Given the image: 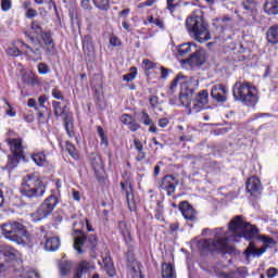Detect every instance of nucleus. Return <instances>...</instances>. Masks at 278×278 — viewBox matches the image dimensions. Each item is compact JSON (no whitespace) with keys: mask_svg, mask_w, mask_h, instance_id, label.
<instances>
[{"mask_svg":"<svg viewBox=\"0 0 278 278\" xmlns=\"http://www.w3.org/2000/svg\"><path fill=\"white\" fill-rule=\"evenodd\" d=\"M185 26L189 36L197 40V42L203 43L212 39L210 24L205 22V17H203V12L201 11L192 12L186 18Z\"/></svg>","mask_w":278,"mask_h":278,"instance_id":"obj_1","label":"nucleus"},{"mask_svg":"<svg viewBox=\"0 0 278 278\" xmlns=\"http://www.w3.org/2000/svg\"><path fill=\"white\" fill-rule=\"evenodd\" d=\"M228 231L235 238H245V240H255L260 233L257 227L244 222L242 215H237L229 222Z\"/></svg>","mask_w":278,"mask_h":278,"instance_id":"obj_2","label":"nucleus"},{"mask_svg":"<svg viewBox=\"0 0 278 278\" xmlns=\"http://www.w3.org/2000/svg\"><path fill=\"white\" fill-rule=\"evenodd\" d=\"M22 197L27 199H38L45 197L47 186L40 178L34 174H28L22 179V187L20 189Z\"/></svg>","mask_w":278,"mask_h":278,"instance_id":"obj_3","label":"nucleus"},{"mask_svg":"<svg viewBox=\"0 0 278 278\" xmlns=\"http://www.w3.org/2000/svg\"><path fill=\"white\" fill-rule=\"evenodd\" d=\"M215 239H204L199 242L200 249L204 251H211L212 253L220 251L222 253H227L229 245L227 242L229 240H236L229 236V232L223 231V228H217L214 230Z\"/></svg>","mask_w":278,"mask_h":278,"instance_id":"obj_4","label":"nucleus"},{"mask_svg":"<svg viewBox=\"0 0 278 278\" xmlns=\"http://www.w3.org/2000/svg\"><path fill=\"white\" fill-rule=\"evenodd\" d=\"M1 229L7 240H11V242L16 244H25L24 238H27V229L22 223L12 222L3 224Z\"/></svg>","mask_w":278,"mask_h":278,"instance_id":"obj_5","label":"nucleus"},{"mask_svg":"<svg viewBox=\"0 0 278 278\" xmlns=\"http://www.w3.org/2000/svg\"><path fill=\"white\" fill-rule=\"evenodd\" d=\"M232 94L235 99H237V101H241L242 103L255 104L258 101L257 90H255V87L249 85V83H245L243 85L237 83L233 86Z\"/></svg>","mask_w":278,"mask_h":278,"instance_id":"obj_6","label":"nucleus"},{"mask_svg":"<svg viewBox=\"0 0 278 278\" xmlns=\"http://www.w3.org/2000/svg\"><path fill=\"white\" fill-rule=\"evenodd\" d=\"M58 203H60L58 197L51 194L42 202V204L38 207V210L35 213L30 214L31 220L34 223H39V220H43V218H47V216H51Z\"/></svg>","mask_w":278,"mask_h":278,"instance_id":"obj_7","label":"nucleus"},{"mask_svg":"<svg viewBox=\"0 0 278 278\" xmlns=\"http://www.w3.org/2000/svg\"><path fill=\"white\" fill-rule=\"evenodd\" d=\"M9 144L12 154H9L8 156L7 168L13 170V168L18 166V162L25 157L23 155V141H21V139H9Z\"/></svg>","mask_w":278,"mask_h":278,"instance_id":"obj_8","label":"nucleus"},{"mask_svg":"<svg viewBox=\"0 0 278 278\" xmlns=\"http://www.w3.org/2000/svg\"><path fill=\"white\" fill-rule=\"evenodd\" d=\"M258 240H261V242H263V247H261L260 249H257L255 247L254 242H250L249 247L245 249V251L243 252L247 260H249V257H260V255H263V253H266V250L268 249V247H275V244H277V242L275 241V239L267 237V236H260Z\"/></svg>","mask_w":278,"mask_h":278,"instance_id":"obj_9","label":"nucleus"},{"mask_svg":"<svg viewBox=\"0 0 278 278\" xmlns=\"http://www.w3.org/2000/svg\"><path fill=\"white\" fill-rule=\"evenodd\" d=\"M28 38H30L33 46H29L25 42H21L22 47H24L25 55L28 58V60H31L33 62H40L42 60V41L36 42L34 39V36L28 35Z\"/></svg>","mask_w":278,"mask_h":278,"instance_id":"obj_10","label":"nucleus"},{"mask_svg":"<svg viewBox=\"0 0 278 278\" xmlns=\"http://www.w3.org/2000/svg\"><path fill=\"white\" fill-rule=\"evenodd\" d=\"M76 233L77 237L74 238V249L75 251H77V253H79V255L84 253L83 247L86 244V242H88L89 249H94V247H97V236L90 235L87 238L81 229H77Z\"/></svg>","mask_w":278,"mask_h":278,"instance_id":"obj_11","label":"nucleus"},{"mask_svg":"<svg viewBox=\"0 0 278 278\" xmlns=\"http://www.w3.org/2000/svg\"><path fill=\"white\" fill-rule=\"evenodd\" d=\"M4 262L0 263V273H5L9 268H12V262H16L18 258V251L10 245L2 248V260Z\"/></svg>","mask_w":278,"mask_h":278,"instance_id":"obj_12","label":"nucleus"},{"mask_svg":"<svg viewBox=\"0 0 278 278\" xmlns=\"http://www.w3.org/2000/svg\"><path fill=\"white\" fill-rule=\"evenodd\" d=\"M177 186H179V181L173 175H166L157 184L160 192H167L168 197L175 193V190H177Z\"/></svg>","mask_w":278,"mask_h":278,"instance_id":"obj_13","label":"nucleus"},{"mask_svg":"<svg viewBox=\"0 0 278 278\" xmlns=\"http://www.w3.org/2000/svg\"><path fill=\"white\" fill-rule=\"evenodd\" d=\"M241 5L247 11L245 14H250V17L245 18V24L248 26L255 25L257 23V2L255 0H243Z\"/></svg>","mask_w":278,"mask_h":278,"instance_id":"obj_14","label":"nucleus"},{"mask_svg":"<svg viewBox=\"0 0 278 278\" xmlns=\"http://www.w3.org/2000/svg\"><path fill=\"white\" fill-rule=\"evenodd\" d=\"M179 210L185 218V220H188L189 223H197V211L188 201H182L179 204Z\"/></svg>","mask_w":278,"mask_h":278,"instance_id":"obj_15","label":"nucleus"},{"mask_svg":"<svg viewBox=\"0 0 278 278\" xmlns=\"http://www.w3.org/2000/svg\"><path fill=\"white\" fill-rule=\"evenodd\" d=\"M211 97L217 103H225V101H227V87H225L223 84L213 86L211 89Z\"/></svg>","mask_w":278,"mask_h":278,"instance_id":"obj_16","label":"nucleus"},{"mask_svg":"<svg viewBox=\"0 0 278 278\" xmlns=\"http://www.w3.org/2000/svg\"><path fill=\"white\" fill-rule=\"evenodd\" d=\"M245 190L252 195L262 194V181H260V178L255 176L250 177L245 182Z\"/></svg>","mask_w":278,"mask_h":278,"instance_id":"obj_17","label":"nucleus"},{"mask_svg":"<svg viewBox=\"0 0 278 278\" xmlns=\"http://www.w3.org/2000/svg\"><path fill=\"white\" fill-rule=\"evenodd\" d=\"M40 38L42 43L45 45L46 54L53 55L55 53V42H53V37H51V33H41Z\"/></svg>","mask_w":278,"mask_h":278,"instance_id":"obj_18","label":"nucleus"},{"mask_svg":"<svg viewBox=\"0 0 278 278\" xmlns=\"http://www.w3.org/2000/svg\"><path fill=\"white\" fill-rule=\"evenodd\" d=\"M185 63L192 67L203 66V64H205V52L195 50V52L191 54L189 59H186Z\"/></svg>","mask_w":278,"mask_h":278,"instance_id":"obj_19","label":"nucleus"},{"mask_svg":"<svg viewBox=\"0 0 278 278\" xmlns=\"http://www.w3.org/2000/svg\"><path fill=\"white\" fill-rule=\"evenodd\" d=\"M83 51L88 58L94 55V43H92V37L90 35H86L83 38Z\"/></svg>","mask_w":278,"mask_h":278,"instance_id":"obj_20","label":"nucleus"},{"mask_svg":"<svg viewBox=\"0 0 278 278\" xmlns=\"http://www.w3.org/2000/svg\"><path fill=\"white\" fill-rule=\"evenodd\" d=\"M192 100V89H188L185 83H181L180 101L182 105H190Z\"/></svg>","mask_w":278,"mask_h":278,"instance_id":"obj_21","label":"nucleus"},{"mask_svg":"<svg viewBox=\"0 0 278 278\" xmlns=\"http://www.w3.org/2000/svg\"><path fill=\"white\" fill-rule=\"evenodd\" d=\"M247 275H249L247 273V268L242 267V268H238L237 271H231L230 274H227L225 271H220L219 274H217V277L219 278H247Z\"/></svg>","mask_w":278,"mask_h":278,"instance_id":"obj_22","label":"nucleus"},{"mask_svg":"<svg viewBox=\"0 0 278 278\" xmlns=\"http://www.w3.org/2000/svg\"><path fill=\"white\" fill-rule=\"evenodd\" d=\"M128 268L132 278H144L142 270L140 269V263H138V261H129Z\"/></svg>","mask_w":278,"mask_h":278,"instance_id":"obj_23","label":"nucleus"},{"mask_svg":"<svg viewBox=\"0 0 278 278\" xmlns=\"http://www.w3.org/2000/svg\"><path fill=\"white\" fill-rule=\"evenodd\" d=\"M264 12L269 15L278 14V0H267L264 4Z\"/></svg>","mask_w":278,"mask_h":278,"instance_id":"obj_24","label":"nucleus"},{"mask_svg":"<svg viewBox=\"0 0 278 278\" xmlns=\"http://www.w3.org/2000/svg\"><path fill=\"white\" fill-rule=\"evenodd\" d=\"M194 49V51H197V43L193 42H187V43H182L180 46H178V53L181 58H184L185 55H188V53H190L192 50Z\"/></svg>","mask_w":278,"mask_h":278,"instance_id":"obj_25","label":"nucleus"},{"mask_svg":"<svg viewBox=\"0 0 278 278\" xmlns=\"http://www.w3.org/2000/svg\"><path fill=\"white\" fill-rule=\"evenodd\" d=\"M65 131L70 138H75V130H74V124H73V115L65 116L63 119Z\"/></svg>","mask_w":278,"mask_h":278,"instance_id":"obj_26","label":"nucleus"},{"mask_svg":"<svg viewBox=\"0 0 278 278\" xmlns=\"http://www.w3.org/2000/svg\"><path fill=\"white\" fill-rule=\"evenodd\" d=\"M267 41L270 42V45H278V25H274L269 27V29L266 33Z\"/></svg>","mask_w":278,"mask_h":278,"instance_id":"obj_27","label":"nucleus"},{"mask_svg":"<svg viewBox=\"0 0 278 278\" xmlns=\"http://www.w3.org/2000/svg\"><path fill=\"white\" fill-rule=\"evenodd\" d=\"M60 238L51 237L46 240L45 249L46 251H58L60 249Z\"/></svg>","mask_w":278,"mask_h":278,"instance_id":"obj_28","label":"nucleus"},{"mask_svg":"<svg viewBox=\"0 0 278 278\" xmlns=\"http://www.w3.org/2000/svg\"><path fill=\"white\" fill-rule=\"evenodd\" d=\"M104 268L109 277L116 276V268L114 267V262H112V257L106 256L103 258Z\"/></svg>","mask_w":278,"mask_h":278,"instance_id":"obj_29","label":"nucleus"},{"mask_svg":"<svg viewBox=\"0 0 278 278\" xmlns=\"http://www.w3.org/2000/svg\"><path fill=\"white\" fill-rule=\"evenodd\" d=\"M122 192L126 195L128 206L134 205V193H131V185L127 186L125 182H121Z\"/></svg>","mask_w":278,"mask_h":278,"instance_id":"obj_30","label":"nucleus"},{"mask_svg":"<svg viewBox=\"0 0 278 278\" xmlns=\"http://www.w3.org/2000/svg\"><path fill=\"white\" fill-rule=\"evenodd\" d=\"M90 269V263L88 261H81L76 268V273L74 275V278H81L83 275H86L88 270Z\"/></svg>","mask_w":278,"mask_h":278,"instance_id":"obj_31","label":"nucleus"},{"mask_svg":"<svg viewBox=\"0 0 278 278\" xmlns=\"http://www.w3.org/2000/svg\"><path fill=\"white\" fill-rule=\"evenodd\" d=\"M118 229H119L126 244H129V242H131V232H129V227L127 226V224L124 222H121L118 224Z\"/></svg>","mask_w":278,"mask_h":278,"instance_id":"obj_32","label":"nucleus"},{"mask_svg":"<svg viewBox=\"0 0 278 278\" xmlns=\"http://www.w3.org/2000/svg\"><path fill=\"white\" fill-rule=\"evenodd\" d=\"M195 101L200 105H207L210 103V92L207 90L200 91L195 97Z\"/></svg>","mask_w":278,"mask_h":278,"instance_id":"obj_33","label":"nucleus"},{"mask_svg":"<svg viewBox=\"0 0 278 278\" xmlns=\"http://www.w3.org/2000/svg\"><path fill=\"white\" fill-rule=\"evenodd\" d=\"M162 269L163 278H175V267H173V264H163Z\"/></svg>","mask_w":278,"mask_h":278,"instance_id":"obj_34","label":"nucleus"},{"mask_svg":"<svg viewBox=\"0 0 278 278\" xmlns=\"http://www.w3.org/2000/svg\"><path fill=\"white\" fill-rule=\"evenodd\" d=\"M31 160L37 164V166H45V164H47V155H45V152L33 154Z\"/></svg>","mask_w":278,"mask_h":278,"instance_id":"obj_35","label":"nucleus"},{"mask_svg":"<svg viewBox=\"0 0 278 278\" xmlns=\"http://www.w3.org/2000/svg\"><path fill=\"white\" fill-rule=\"evenodd\" d=\"M72 268H73V263L71 261L62 262L60 265L61 277H66V275L71 273Z\"/></svg>","mask_w":278,"mask_h":278,"instance_id":"obj_36","label":"nucleus"},{"mask_svg":"<svg viewBox=\"0 0 278 278\" xmlns=\"http://www.w3.org/2000/svg\"><path fill=\"white\" fill-rule=\"evenodd\" d=\"M93 5L98 8V10H102L103 12H108L110 10V0H92Z\"/></svg>","mask_w":278,"mask_h":278,"instance_id":"obj_37","label":"nucleus"},{"mask_svg":"<svg viewBox=\"0 0 278 278\" xmlns=\"http://www.w3.org/2000/svg\"><path fill=\"white\" fill-rule=\"evenodd\" d=\"M55 116H62V118H66V116H71V113L66 110V106L55 105L54 106Z\"/></svg>","mask_w":278,"mask_h":278,"instance_id":"obj_38","label":"nucleus"},{"mask_svg":"<svg viewBox=\"0 0 278 278\" xmlns=\"http://www.w3.org/2000/svg\"><path fill=\"white\" fill-rule=\"evenodd\" d=\"M30 29L31 33L36 36H41L42 34H45V31L42 30V26H40V22L38 21H33Z\"/></svg>","mask_w":278,"mask_h":278,"instance_id":"obj_39","label":"nucleus"},{"mask_svg":"<svg viewBox=\"0 0 278 278\" xmlns=\"http://www.w3.org/2000/svg\"><path fill=\"white\" fill-rule=\"evenodd\" d=\"M66 151L70 153L71 157L74 160H79V154L77 153V149H75V146L71 142H66Z\"/></svg>","mask_w":278,"mask_h":278,"instance_id":"obj_40","label":"nucleus"},{"mask_svg":"<svg viewBox=\"0 0 278 278\" xmlns=\"http://www.w3.org/2000/svg\"><path fill=\"white\" fill-rule=\"evenodd\" d=\"M138 75V68L131 67L130 73L123 76L124 81H134Z\"/></svg>","mask_w":278,"mask_h":278,"instance_id":"obj_41","label":"nucleus"},{"mask_svg":"<svg viewBox=\"0 0 278 278\" xmlns=\"http://www.w3.org/2000/svg\"><path fill=\"white\" fill-rule=\"evenodd\" d=\"M22 80L24 81V84H27L28 86H36L38 85V80L36 78H34V76L31 75H23Z\"/></svg>","mask_w":278,"mask_h":278,"instance_id":"obj_42","label":"nucleus"},{"mask_svg":"<svg viewBox=\"0 0 278 278\" xmlns=\"http://www.w3.org/2000/svg\"><path fill=\"white\" fill-rule=\"evenodd\" d=\"M140 121L143 123V125H153V121H151V117H149V114L147 112H141L139 114Z\"/></svg>","mask_w":278,"mask_h":278,"instance_id":"obj_43","label":"nucleus"},{"mask_svg":"<svg viewBox=\"0 0 278 278\" xmlns=\"http://www.w3.org/2000/svg\"><path fill=\"white\" fill-rule=\"evenodd\" d=\"M8 55H11L12 58H18L21 55H23V52H21V50H18V48L16 47H11L7 50Z\"/></svg>","mask_w":278,"mask_h":278,"instance_id":"obj_44","label":"nucleus"},{"mask_svg":"<svg viewBox=\"0 0 278 278\" xmlns=\"http://www.w3.org/2000/svg\"><path fill=\"white\" fill-rule=\"evenodd\" d=\"M92 167L94 170L101 168L103 166V162L101 161V156L97 155L91 160Z\"/></svg>","mask_w":278,"mask_h":278,"instance_id":"obj_45","label":"nucleus"},{"mask_svg":"<svg viewBox=\"0 0 278 278\" xmlns=\"http://www.w3.org/2000/svg\"><path fill=\"white\" fill-rule=\"evenodd\" d=\"M98 135L101 138V144H104V147H108V137L105 136V131L103 130V127L98 126Z\"/></svg>","mask_w":278,"mask_h":278,"instance_id":"obj_46","label":"nucleus"},{"mask_svg":"<svg viewBox=\"0 0 278 278\" xmlns=\"http://www.w3.org/2000/svg\"><path fill=\"white\" fill-rule=\"evenodd\" d=\"M184 79V74L179 73L174 80L170 84L169 90L173 92L175 88H177V84H179V80Z\"/></svg>","mask_w":278,"mask_h":278,"instance_id":"obj_47","label":"nucleus"},{"mask_svg":"<svg viewBox=\"0 0 278 278\" xmlns=\"http://www.w3.org/2000/svg\"><path fill=\"white\" fill-rule=\"evenodd\" d=\"M38 73L39 75H47V73H49V65H47V63H39Z\"/></svg>","mask_w":278,"mask_h":278,"instance_id":"obj_48","label":"nucleus"},{"mask_svg":"<svg viewBox=\"0 0 278 278\" xmlns=\"http://www.w3.org/2000/svg\"><path fill=\"white\" fill-rule=\"evenodd\" d=\"M134 121V117H131V115L129 114H123L121 116V122L124 124V125H131V122Z\"/></svg>","mask_w":278,"mask_h":278,"instance_id":"obj_49","label":"nucleus"},{"mask_svg":"<svg viewBox=\"0 0 278 278\" xmlns=\"http://www.w3.org/2000/svg\"><path fill=\"white\" fill-rule=\"evenodd\" d=\"M1 8H2L3 12H8L12 8V1H10V0H2Z\"/></svg>","mask_w":278,"mask_h":278,"instance_id":"obj_50","label":"nucleus"},{"mask_svg":"<svg viewBox=\"0 0 278 278\" xmlns=\"http://www.w3.org/2000/svg\"><path fill=\"white\" fill-rule=\"evenodd\" d=\"M36 16H38V11L31 8L27 10L26 18H36Z\"/></svg>","mask_w":278,"mask_h":278,"instance_id":"obj_51","label":"nucleus"},{"mask_svg":"<svg viewBox=\"0 0 278 278\" xmlns=\"http://www.w3.org/2000/svg\"><path fill=\"white\" fill-rule=\"evenodd\" d=\"M128 129H130V131H138L140 129V124L132 119L128 125Z\"/></svg>","mask_w":278,"mask_h":278,"instance_id":"obj_52","label":"nucleus"},{"mask_svg":"<svg viewBox=\"0 0 278 278\" xmlns=\"http://www.w3.org/2000/svg\"><path fill=\"white\" fill-rule=\"evenodd\" d=\"M22 278H40V275L36 271H26Z\"/></svg>","mask_w":278,"mask_h":278,"instance_id":"obj_53","label":"nucleus"},{"mask_svg":"<svg viewBox=\"0 0 278 278\" xmlns=\"http://www.w3.org/2000/svg\"><path fill=\"white\" fill-rule=\"evenodd\" d=\"M142 64H144V66H147L148 71L155 68V63H153L149 59L143 60Z\"/></svg>","mask_w":278,"mask_h":278,"instance_id":"obj_54","label":"nucleus"},{"mask_svg":"<svg viewBox=\"0 0 278 278\" xmlns=\"http://www.w3.org/2000/svg\"><path fill=\"white\" fill-rule=\"evenodd\" d=\"M276 275H278L277 268L270 267V268L267 270V277H268V278L276 277Z\"/></svg>","mask_w":278,"mask_h":278,"instance_id":"obj_55","label":"nucleus"},{"mask_svg":"<svg viewBox=\"0 0 278 278\" xmlns=\"http://www.w3.org/2000/svg\"><path fill=\"white\" fill-rule=\"evenodd\" d=\"M52 97H54V99H64V96L62 94V91H60L59 89H53L52 90Z\"/></svg>","mask_w":278,"mask_h":278,"instance_id":"obj_56","label":"nucleus"},{"mask_svg":"<svg viewBox=\"0 0 278 278\" xmlns=\"http://www.w3.org/2000/svg\"><path fill=\"white\" fill-rule=\"evenodd\" d=\"M81 8H84V10H92V5H90V0H81Z\"/></svg>","mask_w":278,"mask_h":278,"instance_id":"obj_57","label":"nucleus"},{"mask_svg":"<svg viewBox=\"0 0 278 278\" xmlns=\"http://www.w3.org/2000/svg\"><path fill=\"white\" fill-rule=\"evenodd\" d=\"M174 2L175 0H167V10H169V12H174L175 8H177V4Z\"/></svg>","mask_w":278,"mask_h":278,"instance_id":"obj_58","label":"nucleus"},{"mask_svg":"<svg viewBox=\"0 0 278 278\" xmlns=\"http://www.w3.org/2000/svg\"><path fill=\"white\" fill-rule=\"evenodd\" d=\"M135 149H137L138 152L143 151L144 147L142 146V142H140L138 139H135Z\"/></svg>","mask_w":278,"mask_h":278,"instance_id":"obj_59","label":"nucleus"},{"mask_svg":"<svg viewBox=\"0 0 278 278\" xmlns=\"http://www.w3.org/2000/svg\"><path fill=\"white\" fill-rule=\"evenodd\" d=\"M110 43H111L113 47H121V40H118V38H116V37H111Z\"/></svg>","mask_w":278,"mask_h":278,"instance_id":"obj_60","label":"nucleus"},{"mask_svg":"<svg viewBox=\"0 0 278 278\" xmlns=\"http://www.w3.org/2000/svg\"><path fill=\"white\" fill-rule=\"evenodd\" d=\"M168 77V68L161 66V78L166 79Z\"/></svg>","mask_w":278,"mask_h":278,"instance_id":"obj_61","label":"nucleus"},{"mask_svg":"<svg viewBox=\"0 0 278 278\" xmlns=\"http://www.w3.org/2000/svg\"><path fill=\"white\" fill-rule=\"evenodd\" d=\"M146 157H147V154L142 150V151L138 152L136 160H137V162H142V160H144Z\"/></svg>","mask_w":278,"mask_h":278,"instance_id":"obj_62","label":"nucleus"},{"mask_svg":"<svg viewBox=\"0 0 278 278\" xmlns=\"http://www.w3.org/2000/svg\"><path fill=\"white\" fill-rule=\"evenodd\" d=\"M159 125H160L161 127H167V125H168V119H167V118H162V119H160V121H159Z\"/></svg>","mask_w":278,"mask_h":278,"instance_id":"obj_63","label":"nucleus"},{"mask_svg":"<svg viewBox=\"0 0 278 278\" xmlns=\"http://www.w3.org/2000/svg\"><path fill=\"white\" fill-rule=\"evenodd\" d=\"M157 97L153 96L150 98V105H157Z\"/></svg>","mask_w":278,"mask_h":278,"instance_id":"obj_64","label":"nucleus"}]
</instances>
